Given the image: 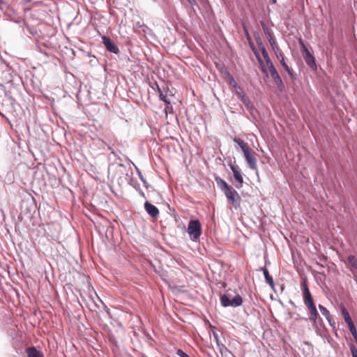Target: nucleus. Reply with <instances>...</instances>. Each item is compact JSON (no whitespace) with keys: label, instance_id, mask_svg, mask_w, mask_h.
<instances>
[{"label":"nucleus","instance_id":"obj_1","mask_svg":"<svg viewBox=\"0 0 357 357\" xmlns=\"http://www.w3.org/2000/svg\"><path fill=\"white\" fill-rule=\"evenodd\" d=\"M234 142L239 146L243 152L244 157L248 164L249 167L251 169L257 170L256 153L250 148L248 143L245 142L241 139L235 137L234 139Z\"/></svg>","mask_w":357,"mask_h":357},{"label":"nucleus","instance_id":"obj_2","mask_svg":"<svg viewBox=\"0 0 357 357\" xmlns=\"http://www.w3.org/2000/svg\"><path fill=\"white\" fill-rule=\"evenodd\" d=\"M250 47L252 50V51L254 52L257 59V61L261 66V71L266 75V76H268V70L269 72V74L271 75V77H274V76H276L277 74H278L276 68H275L273 63H272L271 60L270 59V57L269 56H265L264 59V61H265V63H266V67L265 66L264 63V61H262L259 54L257 52V50H255V48L253 46V44L252 43L250 42Z\"/></svg>","mask_w":357,"mask_h":357},{"label":"nucleus","instance_id":"obj_3","mask_svg":"<svg viewBox=\"0 0 357 357\" xmlns=\"http://www.w3.org/2000/svg\"><path fill=\"white\" fill-rule=\"evenodd\" d=\"M271 48L273 51L274 52L275 56L279 60L280 64L285 69V70L287 72L289 75L292 78L294 79V75L292 69H291L289 66L284 61V56L281 50V49L279 47L277 41L275 43H273V44L271 45Z\"/></svg>","mask_w":357,"mask_h":357},{"label":"nucleus","instance_id":"obj_4","mask_svg":"<svg viewBox=\"0 0 357 357\" xmlns=\"http://www.w3.org/2000/svg\"><path fill=\"white\" fill-rule=\"evenodd\" d=\"M188 233L192 241H197L202 234V227L198 220H190L188 226Z\"/></svg>","mask_w":357,"mask_h":357},{"label":"nucleus","instance_id":"obj_5","mask_svg":"<svg viewBox=\"0 0 357 357\" xmlns=\"http://www.w3.org/2000/svg\"><path fill=\"white\" fill-rule=\"evenodd\" d=\"M221 304L224 307H238L240 306L243 303V299L240 295H236L232 299H231L227 294L222 295L220 298Z\"/></svg>","mask_w":357,"mask_h":357},{"label":"nucleus","instance_id":"obj_6","mask_svg":"<svg viewBox=\"0 0 357 357\" xmlns=\"http://www.w3.org/2000/svg\"><path fill=\"white\" fill-rule=\"evenodd\" d=\"M300 44L302 51L304 53V59L306 63L310 67L315 66V59L314 56L309 52L304 43L301 40H300Z\"/></svg>","mask_w":357,"mask_h":357},{"label":"nucleus","instance_id":"obj_7","mask_svg":"<svg viewBox=\"0 0 357 357\" xmlns=\"http://www.w3.org/2000/svg\"><path fill=\"white\" fill-rule=\"evenodd\" d=\"M302 287H303V301L305 304V305H308L310 304H313L314 301L312 298V296L310 292L307 283L305 279H304L302 282Z\"/></svg>","mask_w":357,"mask_h":357},{"label":"nucleus","instance_id":"obj_8","mask_svg":"<svg viewBox=\"0 0 357 357\" xmlns=\"http://www.w3.org/2000/svg\"><path fill=\"white\" fill-rule=\"evenodd\" d=\"M224 194L230 204L236 206V204L239 203L238 194L232 187L225 191Z\"/></svg>","mask_w":357,"mask_h":357},{"label":"nucleus","instance_id":"obj_9","mask_svg":"<svg viewBox=\"0 0 357 357\" xmlns=\"http://www.w3.org/2000/svg\"><path fill=\"white\" fill-rule=\"evenodd\" d=\"M230 168L234 174L235 181L238 183L236 188H241L243 186V178L241 175L240 168L236 165H231Z\"/></svg>","mask_w":357,"mask_h":357},{"label":"nucleus","instance_id":"obj_10","mask_svg":"<svg viewBox=\"0 0 357 357\" xmlns=\"http://www.w3.org/2000/svg\"><path fill=\"white\" fill-rule=\"evenodd\" d=\"M102 43L107 49V51L118 54L119 52V50L118 47L111 40V39L105 36L102 37Z\"/></svg>","mask_w":357,"mask_h":357},{"label":"nucleus","instance_id":"obj_11","mask_svg":"<svg viewBox=\"0 0 357 357\" xmlns=\"http://www.w3.org/2000/svg\"><path fill=\"white\" fill-rule=\"evenodd\" d=\"M144 208L146 213L153 218L156 219L159 215V210L156 206L146 201L144 203Z\"/></svg>","mask_w":357,"mask_h":357},{"label":"nucleus","instance_id":"obj_12","mask_svg":"<svg viewBox=\"0 0 357 357\" xmlns=\"http://www.w3.org/2000/svg\"><path fill=\"white\" fill-rule=\"evenodd\" d=\"M261 26L264 30V32L270 45L273 44V43L276 42V40L274 38V36H273V32L271 30V29H269L267 26H266V24L263 22H261Z\"/></svg>","mask_w":357,"mask_h":357},{"label":"nucleus","instance_id":"obj_13","mask_svg":"<svg viewBox=\"0 0 357 357\" xmlns=\"http://www.w3.org/2000/svg\"><path fill=\"white\" fill-rule=\"evenodd\" d=\"M307 307L310 313V319L312 320L314 323H316L319 314L317 312L315 304L313 303L308 305H307Z\"/></svg>","mask_w":357,"mask_h":357},{"label":"nucleus","instance_id":"obj_14","mask_svg":"<svg viewBox=\"0 0 357 357\" xmlns=\"http://www.w3.org/2000/svg\"><path fill=\"white\" fill-rule=\"evenodd\" d=\"M319 308L320 310L321 313L326 317V319L329 322L330 325L333 326L335 325V321L333 320L330 312L321 305H319Z\"/></svg>","mask_w":357,"mask_h":357},{"label":"nucleus","instance_id":"obj_15","mask_svg":"<svg viewBox=\"0 0 357 357\" xmlns=\"http://www.w3.org/2000/svg\"><path fill=\"white\" fill-rule=\"evenodd\" d=\"M26 353L28 357H44L43 353L34 347H28L26 349Z\"/></svg>","mask_w":357,"mask_h":357},{"label":"nucleus","instance_id":"obj_16","mask_svg":"<svg viewBox=\"0 0 357 357\" xmlns=\"http://www.w3.org/2000/svg\"><path fill=\"white\" fill-rule=\"evenodd\" d=\"M255 37V40H256L257 46H258V48L261 51L263 57L264 58L265 56H268V52L264 47V45L263 44V42H262L261 38L259 37V36L257 34Z\"/></svg>","mask_w":357,"mask_h":357},{"label":"nucleus","instance_id":"obj_17","mask_svg":"<svg viewBox=\"0 0 357 357\" xmlns=\"http://www.w3.org/2000/svg\"><path fill=\"white\" fill-rule=\"evenodd\" d=\"M272 79H273L274 82L277 85L278 89L280 91H284V85L283 82H282L280 76L279 75V74H277L276 76L273 77Z\"/></svg>","mask_w":357,"mask_h":357},{"label":"nucleus","instance_id":"obj_18","mask_svg":"<svg viewBox=\"0 0 357 357\" xmlns=\"http://www.w3.org/2000/svg\"><path fill=\"white\" fill-rule=\"evenodd\" d=\"M341 312L342 314V316L344 317V319L347 324H349L350 322H352V319L349 315V312L346 309V307L344 305L340 306Z\"/></svg>","mask_w":357,"mask_h":357},{"label":"nucleus","instance_id":"obj_19","mask_svg":"<svg viewBox=\"0 0 357 357\" xmlns=\"http://www.w3.org/2000/svg\"><path fill=\"white\" fill-rule=\"evenodd\" d=\"M216 181L218 183V185H220V187L223 192H225V191H226L227 190H228L229 188H231V186L229 185L226 181H225L224 180H222L221 178H216Z\"/></svg>","mask_w":357,"mask_h":357},{"label":"nucleus","instance_id":"obj_20","mask_svg":"<svg viewBox=\"0 0 357 357\" xmlns=\"http://www.w3.org/2000/svg\"><path fill=\"white\" fill-rule=\"evenodd\" d=\"M158 93L160 94V98L161 100L165 102L167 105H169L171 103L170 98L167 96L163 94L162 91H161L160 88L158 86Z\"/></svg>","mask_w":357,"mask_h":357},{"label":"nucleus","instance_id":"obj_21","mask_svg":"<svg viewBox=\"0 0 357 357\" xmlns=\"http://www.w3.org/2000/svg\"><path fill=\"white\" fill-rule=\"evenodd\" d=\"M240 99H241V102L244 104V105L248 109H251L252 107V105L251 103V101H250V98L248 96L244 95L243 96L241 97Z\"/></svg>","mask_w":357,"mask_h":357},{"label":"nucleus","instance_id":"obj_22","mask_svg":"<svg viewBox=\"0 0 357 357\" xmlns=\"http://www.w3.org/2000/svg\"><path fill=\"white\" fill-rule=\"evenodd\" d=\"M264 275L266 279V282L271 286L273 287L274 282L272 277L269 275V273L267 269L264 270Z\"/></svg>","mask_w":357,"mask_h":357},{"label":"nucleus","instance_id":"obj_23","mask_svg":"<svg viewBox=\"0 0 357 357\" xmlns=\"http://www.w3.org/2000/svg\"><path fill=\"white\" fill-rule=\"evenodd\" d=\"M347 261L349 263V264L354 268H356L357 269V260L355 257V256L354 255H349L348 257H347Z\"/></svg>","mask_w":357,"mask_h":357},{"label":"nucleus","instance_id":"obj_24","mask_svg":"<svg viewBox=\"0 0 357 357\" xmlns=\"http://www.w3.org/2000/svg\"><path fill=\"white\" fill-rule=\"evenodd\" d=\"M227 82L231 86L233 87V89L238 86V84L235 81L234 78L229 73H227Z\"/></svg>","mask_w":357,"mask_h":357},{"label":"nucleus","instance_id":"obj_25","mask_svg":"<svg viewBox=\"0 0 357 357\" xmlns=\"http://www.w3.org/2000/svg\"><path fill=\"white\" fill-rule=\"evenodd\" d=\"M234 92L238 97V98H240L241 97H242L245 95L243 90L238 85L236 86L235 88H234Z\"/></svg>","mask_w":357,"mask_h":357},{"label":"nucleus","instance_id":"obj_26","mask_svg":"<svg viewBox=\"0 0 357 357\" xmlns=\"http://www.w3.org/2000/svg\"><path fill=\"white\" fill-rule=\"evenodd\" d=\"M347 325L349 326V331L351 333L352 335L354 336V335H357V331L354 326V322L353 321L350 322V323L347 324Z\"/></svg>","mask_w":357,"mask_h":357},{"label":"nucleus","instance_id":"obj_27","mask_svg":"<svg viewBox=\"0 0 357 357\" xmlns=\"http://www.w3.org/2000/svg\"><path fill=\"white\" fill-rule=\"evenodd\" d=\"M349 347H350V350H351V353L352 356L353 357H357V349L356 348L354 344L351 343L349 344Z\"/></svg>","mask_w":357,"mask_h":357},{"label":"nucleus","instance_id":"obj_28","mask_svg":"<svg viewBox=\"0 0 357 357\" xmlns=\"http://www.w3.org/2000/svg\"><path fill=\"white\" fill-rule=\"evenodd\" d=\"M176 354L179 357H190L187 354H185L183 350L180 349H177Z\"/></svg>","mask_w":357,"mask_h":357},{"label":"nucleus","instance_id":"obj_29","mask_svg":"<svg viewBox=\"0 0 357 357\" xmlns=\"http://www.w3.org/2000/svg\"><path fill=\"white\" fill-rule=\"evenodd\" d=\"M213 335L214 339L215 340L217 344H219V338H218V333L215 332H213Z\"/></svg>","mask_w":357,"mask_h":357},{"label":"nucleus","instance_id":"obj_30","mask_svg":"<svg viewBox=\"0 0 357 357\" xmlns=\"http://www.w3.org/2000/svg\"><path fill=\"white\" fill-rule=\"evenodd\" d=\"M0 89H1V91L4 92L6 96H8V93H7L6 89H5V86H4L3 84H0Z\"/></svg>","mask_w":357,"mask_h":357},{"label":"nucleus","instance_id":"obj_31","mask_svg":"<svg viewBox=\"0 0 357 357\" xmlns=\"http://www.w3.org/2000/svg\"><path fill=\"white\" fill-rule=\"evenodd\" d=\"M191 5H193L196 3L195 0H187Z\"/></svg>","mask_w":357,"mask_h":357},{"label":"nucleus","instance_id":"obj_32","mask_svg":"<svg viewBox=\"0 0 357 357\" xmlns=\"http://www.w3.org/2000/svg\"><path fill=\"white\" fill-rule=\"evenodd\" d=\"M245 35H246V36H247L248 40H250V35L248 34V31H245Z\"/></svg>","mask_w":357,"mask_h":357},{"label":"nucleus","instance_id":"obj_33","mask_svg":"<svg viewBox=\"0 0 357 357\" xmlns=\"http://www.w3.org/2000/svg\"><path fill=\"white\" fill-rule=\"evenodd\" d=\"M108 149L112 151V153H114V151H112V148L110 146H108Z\"/></svg>","mask_w":357,"mask_h":357},{"label":"nucleus","instance_id":"obj_34","mask_svg":"<svg viewBox=\"0 0 357 357\" xmlns=\"http://www.w3.org/2000/svg\"><path fill=\"white\" fill-rule=\"evenodd\" d=\"M169 109V106L167 105L166 108H165V110L167 111V109Z\"/></svg>","mask_w":357,"mask_h":357},{"label":"nucleus","instance_id":"obj_35","mask_svg":"<svg viewBox=\"0 0 357 357\" xmlns=\"http://www.w3.org/2000/svg\"><path fill=\"white\" fill-rule=\"evenodd\" d=\"M142 195L143 197H145V195H144V192H142Z\"/></svg>","mask_w":357,"mask_h":357},{"label":"nucleus","instance_id":"obj_36","mask_svg":"<svg viewBox=\"0 0 357 357\" xmlns=\"http://www.w3.org/2000/svg\"><path fill=\"white\" fill-rule=\"evenodd\" d=\"M276 0H273V2L275 3Z\"/></svg>","mask_w":357,"mask_h":357}]
</instances>
